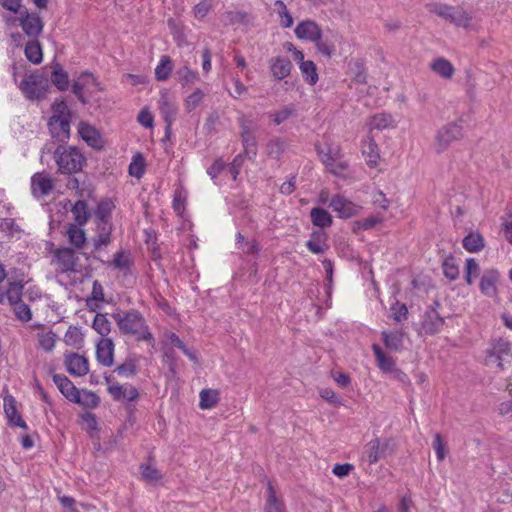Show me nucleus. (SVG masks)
I'll return each mask as SVG.
<instances>
[{
	"instance_id": "16",
	"label": "nucleus",
	"mask_w": 512,
	"mask_h": 512,
	"mask_svg": "<svg viewBox=\"0 0 512 512\" xmlns=\"http://www.w3.org/2000/svg\"><path fill=\"white\" fill-rule=\"evenodd\" d=\"M500 281V273L496 269H487L483 272L479 288L483 295L495 298L498 295V283Z\"/></svg>"
},
{
	"instance_id": "17",
	"label": "nucleus",
	"mask_w": 512,
	"mask_h": 512,
	"mask_svg": "<svg viewBox=\"0 0 512 512\" xmlns=\"http://www.w3.org/2000/svg\"><path fill=\"white\" fill-rule=\"evenodd\" d=\"M96 359L101 365L105 367H110L113 365L114 343L112 339L101 337L96 342Z\"/></svg>"
},
{
	"instance_id": "12",
	"label": "nucleus",
	"mask_w": 512,
	"mask_h": 512,
	"mask_svg": "<svg viewBox=\"0 0 512 512\" xmlns=\"http://www.w3.org/2000/svg\"><path fill=\"white\" fill-rule=\"evenodd\" d=\"M3 409L7 419V423L12 428H20L28 430V425L17 409V401L11 394L6 391L3 397Z\"/></svg>"
},
{
	"instance_id": "52",
	"label": "nucleus",
	"mask_w": 512,
	"mask_h": 512,
	"mask_svg": "<svg viewBox=\"0 0 512 512\" xmlns=\"http://www.w3.org/2000/svg\"><path fill=\"white\" fill-rule=\"evenodd\" d=\"M180 83L185 86L187 84H192L196 80H198V74L191 70L188 66H183L179 68L176 72Z\"/></svg>"
},
{
	"instance_id": "54",
	"label": "nucleus",
	"mask_w": 512,
	"mask_h": 512,
	"mask_svg": "<svg viewBox=\"0 0 512 512\" xmlns=\"http://www.w3.org/2000/svg\"><path fill=\"white\" fill-rule=\"evenodd\" d=\"M112 264L115 268L121 271H126L130 269L132 262L128 253L124 251H118L114 255Z\"/></svg>"
},
{
	"instance_id": "60",
	"label": "nucleus",
	"mask_w": 512,
	"mask_h": 512,
	"mask_svg": "<svg viewBox=\"0 0 512 512\" xmlns=\"http://www.w3.org/2000/svg\"><path fill=\"white\" fill-rule=\"evenodd\" d=\"M432 445L436 452L438 461H440V462L443 461L446 457L447 450H446V443L443 441L442 436L439 433H436L434 435Z\"/></svg>"
},
{
	"instance_id": "43",
	"label": "nucleus",
	"mask_w": 512,
	"mask_h": 512,
	"mask_svg": "<svg viewBox=\"0 0 512 512\" xmlns=\"http://www.w3.org/2000/svg\"><path fill=\"white\" fill-rule=\"evenodd\" d=\"M199 406L202 409H211L215 407L219 401V392L213 389H203L200 392Z\"/></svg>"
},
{
	"instance_id": "18",
	"label": "nucleus",
	"mask_w": 512,
	"mask_h": 512,
	"mask_svg": "<svg viewBox=\"0 0 512 512\" xmlns=\"http://www.w3.org/2000/svg\"><path fill=\"white\" fill-rule=\"evenodd\" d=\"M361 153H362V156L364 157V160L369 168H377L378 167L380 160H381V156H380L379 147L372 137L367 136L362 141Z\"/></svg>"
},
{
	"instance_id": "37",
	"label": "nucleus",
	"mask_w": 512,
	"mask_h": 512,
	"mask_svg": "<svg viewBox=\"0 0 512 512\" xmlns=\"http://www.w3.org/2000/svg\"><path fill=\"white\" fill-rule=\"evenodd\" d=\"M273 11L278 15L279 23L283 28L292 27L293 17L283 1L276 0L273 4Z\"/></svg>"
},
{
	"instance_id": "13",
	"label": "nucleus",
	"mask_w": 512,
	"mask_h": 512,
	"mask_svg": "<svg viewBox=\"0 0 512 512\" xmlns=\"http://www.w3.org/2000/svg\"><path fill=\"white\" fill-rule=\"evenodd\" d=\"M463 136L462 128L456 124H449L440 129L435 139V150L442 153L454 142Z\"/></svg>"
},
{
	"instance_id": "63",
	"label": "nucleus",
	"mask_w": 512,
	"mask_h": 512,
	"mask_svg": "<svg viewBox=\"0 0 512 512\" xmlns=\"http://www.w3.org/2000/svg\"><path fill=\"white\" fill-rule=\"evenodd\" d=\"M211 3L207 0H202L196 4L193 8L195 18L202 20L204 19L209 11L211 10Z\"/></svg>"
},
{
	"instance_id": "22",
	"label": "nucleus",
	"mask_w": 512,
	"mask_h": 512,
	"mask_svg": "<svg viewBox=\"0 0 512 512\" xmlns=\"http://www.w3.org/2000/svg\"><path fill=\"white\" fill-rule=\"evenodd\" d=\"M26 283L27 280H25L23 273L13 276L9 280L8 287L5 290L9 306L22 300V293Z\"/></svg>"
},
{
	"instance_id": "35",
	"label": "nucleus",
	"mask_w": 512,
	"mask_h": 512,
	"mask_svg": "<svg viewBox=\"0 0 512 512\" xmlns=\"http://www.w3.org/2000/svg\"><path fill=\"white\" fill-rule=\"evenodd\" d=\"M472 16L462 7H453V12H451V16L449 22L454 24L457 27L468 28L471 24Z\"/></svg>"
},
{
	"instance_id": "28",
	"label": "nucleus",
	"mask_w": 512,
	"mask_h": 512,
	"mask_svg": "<svg viewBox=\"0 0 512 512\" xmlns=\"http://www.w3.org/2000/svg\"><path fill=\"white\" fill-rule=\"evenodd\" d=\"M388 443L385 442L381 444L379 438H374L370 440L365 446V455L370 464H374L379 461V459L383 456L384 451L386 450Z\"/></svg>"
},
{
	"instance_id": "23",
	"label": "nucleus",
	"mask_w": 512,
	"mask_h": 512,
	"mask_svg": "<svg viewBox=\"0 0 512 512\" xmlns=\"http://www.w3.org/2000/svg\"><path fill=\"white\" fill-rule=\"evenodd\" d=\"M241 139L243 143L244 153L250 158L254 159L257 155V142L253 133L250 131L246 120H240Z\"/></svg>"
},
{
	"instance_id": "58",
	"label": "nucleus",
	"mask_w": 512,
	"mask_h": 512,
	"mask_svg": "<svg viewBox=\"0 0 512 512\" xmlns=\"http://www.w3.org/2000/svg\"><path fill=\"white\" fill-rule=\"evenodd\" d=\"M408 315V308L406 304L395 300L394 303L391 304L390 307V317L392 320H402L406 319Z\"/></svg>"
},
{
	"instance_id": "48",
	"label": "nucleus",
	"mask_w": 512,
	"mask_h": 512,
	"mask_svg": "<svg viewBox=\"0 0 512 512\" xmlns=\"http://www.w3.org/2000/svg\"><path fill=\"white\" fill-rule=\"evenodd\" d=\"M104 299L103 287L98 281H94L92 288V295L87 299L86 304L92 310L98 307V303Z\"/></svg>"
},
{
	"instance_id": "62",
	"label": "nucleus",
	"mask_w": 512,
	"mask_h": 512,
	"mask_svg": "<svg viewBox=\"0 0 512 512\" xmlns=\"http://www.w3.org/2000/svg\"><path fill=\"white\" fill-rule=\"evenodd\" d=\"M82 342V333L76 327L70 326L68 331H66V344H72L75 347H79Z\"/></svg>"
},
{
	"instance_id": "57",
	"label": "nucleus",
	"mask_w": 512,
	"mask_h": 512,
	"mask_svg": "<svg viewBox=\"0 0 512 512\" xmlns=\"http://www.w3.org/2000/svg\"><path fill=\"white\" fill-rule=\"evenodd\" d=\"M169 340L171 344L182 350V352L193 362H197L198 358L194 351L189 349L184 342L175 334L171 333L169 336Z\"/></svg>"
},
{
	"instance_id": "5",
	"label": "nucleus",
	"mask_w": 512,
	"mask_h": 512,
	"mask_svg": "<svg viewBox=\"0 0 512 512\" xmlns=\"http://www.w3.org/2000/svg\"><path fill=\"white\" fill-rule=\"evenodd\" d=\"M102 91L103 85L89 72L81 73L72 85V92L82 104L90 103L94 95Z\"/></svg>"
},
{
	"instance_id": "14",
	"label": "nucleus",
	"mask_w": 512,
	"mask_h": 512,
	"mask_svg": "<svg viewBox=\"0 0 512 512\" xmlns=\"http://www.w3.org/2000/svg\"><path fill=\"white\" fill-rule=\"evenodd\" d=\"M108 386V392L115 401H134L138 398V390L129 384L121 385L119 383H111L110 376H105Z\"/></svg>"
},
{
	"instance_id": "3",
	"label": "nucleus",
	"mask_w": 512,
	"mask_h": 512,
	"mask_svg": "<svg viewBox=\"0 0 512 512\" xmlns=\"http://www.w3.org/2000/svg\"><path fill=\"white\" fill-rule=\"evenodd\" d=\"M51 137L57 143L53 158L58 165V171L63 173L64 168V99H57L52 105V116L48 121Z\"/></svg>"
},
{
	"instance_id": "38",
	"label": "nucleus",
	"mask_w": 512,
	"mask_h": 512,
	"mask_svg": "<svg viewBox=\"0 0 512 512\" xmlns=\"http://www.w3.org/2000/svg\"><path fill=\"white\" fill-rule=\"evenodd\" d=\"M80 425L83 430H85L90 437H95L98 434V422L95 414L85 411L80 414Z\"/></svg>"
},
{
	"instance_id": "59",
	"label": "nucleus",
	"mask_w": 512,
	"mask_h": 512,
	"mask_svg": "<svg viewBox=\"0 0 512 512\" xmlns=\"http://www.w3.org/2000/svg\"><path fill=\"white\" fill-rule=\"evenodd\" d=\"M203 98H204V92L201 89L197 88L190 95H188L187 98L185 99V103H184L185 108L188 111L194 110L200 104V102L203 100Z\"/></svg>"
},
{
	"instance_id": "42",
	"label": "nucleus",
	"mask_w": 512,
	"mask_h": 512,
	"mask_svg": "<svg viewBox=\"0 0 512 512\" xmlns=\"http://www.w3.org/2000/svg\"><path fill=\"white\" fill-rule=\"evenodd\" d=\"M268 497L265 506V512H284V504L276 496V492L271 483L268 484Z\"/></svg>"
},
{
	"instance_id": "34",
	"label": "nucleus",
	"mask_w": 512,
	"mask_h": 512,
	"mask_svg": "<svg viewBox=\"0 0 512 512\" xmlns=\"http://www.w3.org/2000/svg\"><path fill=\"white\" fill-rule=\"evenodd\" d=\"M71 212L75 223L80 227H83L89 220L90 212L84 200H77L72 206Z\"/></svg>"
},
{
	"instance_id": "31",
	"label": "nucleus",
	"mask_w": 512,
	"mask_h": 512,
	"mask_svg": "<svg viewBox=\"0 0 512 512\" xmlns=\"http://www.w3.org/2000/svg\"><path fill=\"white\" fill-rule=\"evenodd\" d=\"M463 248L470 253H478L485 247V239L479 232H470L462 240Z\"/></svg>"
},
{
	"instance_id": "36",
	"label": "nucleus",
	"mask_w": 512,
	"mask_h": 512,
	"mask_svg": "<svg viewBox=\"0 0 512 512\" xmlns=\"http://www.w3.org/2000/svg\"><path fill=\"white\" fill-rule=\"evenodd\" d=\"M146 168V161L142 153L138 152L132 156L128 166L130 176L140 179L143 177Z\"/></svg>"
},
{
	"instance_id": "56",
	"label": "nucleus",
	"mask_w": 512,
	"mask_h": 512,
	"mask_svg": "<svg viewBox=\"0 0 512 512\" xmlns=\"http://www.w3.org/2000/svg\"><path fill=\"white\" fill-rule=\"evenodd\" d=\"M9 307L14 311L17 320H31V310L22 300L10 305Z\"/></svg>"
},
{
	"instance_id": "33",
	"label": "nucleus",
	"mask_w": 512,
	"mask_h": 512,
	"mask_svg": "<svg viewBox=\"0 0 512 512\" xmlns=\"http://www.w3.org/2000/svg\"><path fill=\"white\" fill-rule=\"evenodd\" d=\"M173 68L174 65L172 59L168 55H162L155 68L156 80L160 82L166 81L170 77Z\"/></svg>"
},
{
	"instance_id": "2",
	"label": "nucleus",
	"mask_w": 512,
	"mask_h": 512,
	"mask_svg": "<svg viewBox=\"0 0 512 512\" xmlns=\"http://www.w3.org/2000/svg\"><path fill=\"white\" fill-rule=\"evenodd\" d=\"M294 33L299 40L314 43L317 52L327 58H331L336 52L335 43L327 37L323 38V31L314 20L300 21L296 25Z\"/></svg>"
},
{
	"instance_id": "1",
	"label": "nucleus",
	"mask_w": 512,
	"mask_h": 512,
	"mask_svg": "<svg viewBox=\"0 0 512 512\" xmlns=\"http://www.w3.org/2000/svg\"><path fill=\"white\" fill-rule=\"evenodd\" d=\"M50 68L51 71H48L49 67L46 66L43 69L25 73L19 83V89L27 99L40 100L46 96L49 89V75L51 76V82L59 90H64L63 67L57 63Z\"/></svg>"
},
{
	"instance_id": "24",
	"label": "nucleus",
	"mask_w": 512,
	"mask_h": 512,
	"mask_svg": "<svg viewBox=\"0 0 512 512\" xmlns=\"http://www.w3.org/2000/svg\"><path fill=\"white\" fill-rule=\"evenodd\" d=\"M143 322H118L120 329L126 333L135 335L138 340L153 341V336Z\"/></svg>"
},
{
	"instance_id": "10",
	"label": "nucleus",
	"mask_w": 512,
	"mask_h": 512,
	"mask_svg": "<svg viewBox=\"0 0 512 512\" xmlns=\"http://www.w3.org/2000/svg\"><path fill=\"white\" fill-rule=\"evenodd\" d=\"M77 133L89 147L95 150L104 149L106 141L94 125L86 121H80L77 125Z\"/></svg>"
},
{
	"instance_id": "26",
	"label": "nucleus",
	"mask_w": 512,
	"mask_h": 512,
	"mask_svg": "<svg viewBox=\"0 0 512 512\" xmlns=\"http://www.w3.org/2000/svg\"><path fill=\"white\" fill-rule=\"evenodd\" d=\"M270 70L276 80H282L290 75L292 63L287 57H275L270 60Z\"/></svg>"
},
{
	"instance_id": "11",
	"label": "nucleus",
	"mask_w": 512,
	"mask_h": 512,
	"mask_svg": "<svg viewBox=\"0 0 512 512\" xmlns=\"http://www.w3.org/2000/svg\"><path fill=\"white\" fill-rule=\"evenodd\" d=\"M329 207L336 213L337 217L342 219L354 217L359 214L362 209L360 205L341 194H336L331 197Z\"/></svg>"
},
{
	"instance_id": "6",
	"label": "nucleus",
	"mask_w": 512,
	"mask_h": 512,
	"mask_svg": "<svg viewBox=\"0 0 512 512\" xmlns=\"http://www.w3.org/2000/svg\"><path fill=\"white\" fill-rule=\"evenodd\" d=\"M511 343L503 338L493 341L491 350L487 354V363H496L500 370H505L511 365Z\"/></svg>"
},
{
	"instance_id": "55",
	"label": "nucleus",
	"mask_w": 512,
	"mask_h": 512,
	"mask_svg": "<svg viewBox=\"0 0 512 512\" xmlns=\"http://www.w3.org/2000/svg\"><path fill=\"white\" fill-rule=\"evenodd\" d=\"M114 371L120 376H134L137 373V365L134 359L128 358L124 363L118 365Z\"/></svg>"
},
{
	"instance_id": "9",
	"label": "nucleus",
	"mask_w": 512,
	"mask_h": 512,
	"mask_svg": "<svg viewBox=\"0 0 512 512\" xmlns=\"http://www.w3.org/2000/svg\"><path fill=\"white\" fill-rule=\"evenodd\" d=\"M20 16L6 17L5 21L9 26H17V22L22 27L23 31L30 37L39 35L43 28L41 18L35 13L19 12Z\"/></svg>"
},
{
	"instance_id": "39",
	"label": "nucleus",
	"mask_w": 512,
	"mask_h": 512,
	"mask_svg": "<svg viewBox=\"0 0 512 512\" xmlns=\"http://www.w3.org/2000/svg\"><path fill=\"white\" fill-rule=\"evenodd\" d=\"M26 58L33 64L41 63L43 59L42 47L37 40L29 41L24 50Z\"/></svg>"
},
{
	"instance_id": "19",
	"label": "nucleus",
	"mask_w": 512,
	"mask_h": 512,
	"mask_svg": "<svg viewBox=\"0 0 512 512\" xmlns=\"http://www.w3.org/2000/svg\"><path fill=\"white\" fill-rule=\"evenodd\" d=\"M372 350L377 361V366L382 372L405 376L404 372L396 368L394 359L391 356H388L378 344L373 343Z\"/></svg>"
},
{
	"instance_id": "20",
	"label": "nucleus",
	"mask_w": 512,
	"mask_h": 512,
	"mask_svg": "<svg viewBox=\"0 0 512 512\" xmlns=\"http://www.w3.org/2000/svg\"><path fill=\"white\" fill-rule=\"evenodd\" d=\"M307 249L313 254H324L330 246L328 243V234L324 230H314L311 232L306 242Z\"/></svg>"
},
{
	"instance_id": "21",
	"label": "nucleus",
	"mask_w": 512,
	"mask_h": 512,
	"mask_svg": "<svg viewBox=\"0 0 512 512\" xmlns=\"http://www.w3.org/2000/svg\"><path fill=\"white\" fill-rule=\"evenodd\" d=\"M66 371L73 376H84L89 371L88 359L77 353L66 355Z\"/></svg>"
},
{
	"instance_id": "45",
	"label": "nucleus",
	"mask_w": 512,
	"mask_h": 512,
	"mask_svg": "<svg viewBox=\"0 0 512 512\" xmlns=\"http://www.w3.org/2000/svg\"><path fill=\"white\" fill-rule=\"evenodd\" d=\"M60 203L54 204L49 207L50 212V228L51 230L59 231L62 233V222L64 221V214L61 212Z\"/></svg>"
},
{
	"instance_id": "27",
	"label": "nucleus",
	"mask_w": 512,
	"mask_h": 512,
	"mask_svg": "<svg viewBox=\"0 0 512 512\" xmlns=\"http://www.w3.org/2000/svg\"><path fill=\"white\" fill-rule=\"evenodd\" d=\"M367 126L369 131L373 130H385L395 127V121L390 113L381 112L372 115L368 121Z\"/></svg>"
},
{
	"instance_id": "50",
	"label": "nucleus",
	"mask_w": 512,
	"mask_h": 512,
	"mask_svg": "<svg viewBox=\"0 0 512 512\" xmlns=\"http://www.w3.org/2000/svg\"><path fill=\"white\" fill-rule=\"evenodd\" d=\"M114 207L115 205L111 199L106 198L101 200L97 206V217L102 222H107V219L109 218Z\"/></svg>"
},
{
	"instance_id": "7",
	"label": "nucleus",
	"mask_w": 512,
	"mask_h": 512,
	"mask_svg": "<svg viewBox=\"0 0 512 512\" xmlns=\"http://www.w3.org/2000/svg\"><path fill=\"white\" fill-rule=\"evenodd\" d=\"M70 385L69 389H66V399L74 402L85 409L96 408L100 403L99 396L86 389H78L74 384L66 377V387Z\"/></svg>"
},
{
	"instance_id": "51",
	"label": "nucleus",
	"mask_w": 512,
	"mask_h": 512,
	"mask_svg": "<svg viewBox=\"0 0 512 512\" xmlns=\"http://www.w3.org/2000/svg\"><path fill=\"white\" fill-rule=\"evenodd\" d=\"M453 7L443 3H432L429 5V11L449 22Z\"/></svg>"
},
{
	"instance_id": "64",
	"label": "nucleus",
	"mask_w": 512,
	"mask_h": 512,
	"mask_svg": "<svg viewBox=\"0 0 512 512\" xmlns=\"http://www.w3.org/2000/svg\"><path fill=\"white\" fill-rule=\"evenodd\" d=\"M56 336L54 333L49 332L39 336V345L45 351H51L55 346Z\"/></svg>"
},
{
	"instance_id": "15",
	"label": "nucleus",
	"mask_w": 512,
	"mask_h": 512,
	"mask_svg": "<svg viewBox=\"0 0 512 512\" xmlns=\"http://www.w3.org/2000/svg\"><path fill=\"white\" fill-rule=\"evenodd\" d=\"M54 185L53 178L46 173L38 172L31 177V193L37 199L48 196Z\"/></svg>"
},
{
	"instance_id": "4",
	"label": "nucleus",
	"mask_w": 512,
	"mask_h": 512,
	"mask_svg": "<svg viewBox=\"0 0 512 512\" xmlns=\"http://www.w3.org/2000/svg\"><path fill=\"white\" fill-rule=\"evenodd\" d=\"M317 155L326 170L337 177H344L349 164L343 159L342 149L338 144L326 141L323 145L316 144Z\"/></svg>"
},
{
	"instance_id": "49",
	"label": "nucleus",
	"mask_w": 512,
	"mask_h": 512,
	"mask_svg": "<svg viewBox=\"0 0 512 512\" xmlns=\"http://www.w3.org/2000/svg\"><path fill=\"white\" fill-rule=\"evenodd\" d=\"M141 475L147 482H157L162 478L161 472L150 464L140 465Z\"/></svg>"
},
{
	"instance_id": "53",
	"label": "nucleus",
	"mask_w": 512,
	"mask_h": 512,
	"mask_svg": "<svg viewBox=\"0 0 512 512\" xmlns=\"http://www.w3.org/2000/svg\"><path fill=\"white\" fill-rule=\"evenodd\" d=\"M266 150L269 156L278 158L285 150V143L280 138L271 139L266 145Z\"/></svg>"
},
{
	"instance_id": "30",
	"label": "nucleus",
	"mask_w": 512,
	"mask_h": 512,
	"mask_svg": "<svg viewBox=\"0 0 512 512\" xmlns=\"http://www.w3.org/2000/svg\"><path fill=\"white\" fill-rule=\"evenodd\" d=\"M384 345L387 349L400 351L403 348L405 333L400 330L383 331L381 333Z\"/></svg>"
},
{
	"instance_id": "61",
	"label": "nucleus",
	"mask_w": 512,
	"mask_h": 512,
	"mask_svg": "<svg viewBox=\"0 0 512 512\" xmlns=\"http://www.w3.org/2000/svg\"><path fill=\"white\" fill-rule=\"evenodd\" d=\"M137 121L140 125L145 128H152L154 125V116L148 107H144L140 110Z\"/></svg>"
},
{
	"instance_id": "32",
	"label": "nucleus",
	"mask_w": 512,
	"mask_h": 512,
	"mask_svg": "<svg viewBox=\"0 0 512 512\" xmlns=\"http://www.w3.org/2000/svg\"><path fill=\"white\" fill-rule=\"evenodd\" d=\"M310 219L314 226L321 228H328L333 223V218L331 214L321 207H314L310 211Z\"/></svg>"
},
{
	"instance_id": "44",
	"label": "nucleus",
	"mask_w": 512,
	"mask_h": 512,
	"mask_svg": "<svg viewBox=\"0 0 512 512\" xmlns=\"http://www.w3.org/2000/svg\"><path fill=\"white\" fill-rule=\"evenodd\" d=\"M442 269L444 276L451 281H454L459 277V266L456 263L455 258L452 256L444 259L442 263Z\"/></svg>"
},
{
	"instance_id": "46",
	"label": "nucleus",
	"mask_w": 512,
	"mask_h": 512,
	"mask_svg": "<svg viewBox=\"0 0 512 512\" xmlns=\"http://www.w3.org/2000/svg\"><path fill=\"white\" fill-rule=\"evenodd\" d=\"M480 274V266L476 259L467 258L465 262V281L467 285H472L474 278Z\"/></svg>"
},
{
	"instance_id": "8",
	"label": "nucleus",
	"mask_w": 512,
	"mask_h": 512,
	"mask_svg": "<svg viewBox=\"0 0 512 512\" xmlns=\"http://www.w3.org/2000/svg\"><path fill=\"white\" fill-rule=\"evenodd\" d=\"M158 108L165 122V138L169 139L172 132V125L176 119L178 108L168 91L163 90L160 92Z\"/></svg>"
},
{
	"instance_id": "25",
	"label": "nucleus",
	"mask_w": 512,
	"mask_h": 512,
	"mask_svg": "<svg viewBox=\"0 0 512 512\" xmlns=\"http://www.w3.org/2000/svg\"><path fill=\"white\" fill-rule=\"evenodd\" d=\"M86 163L83 153L76 147L66 150V173H77Z\"/></svg>"
},
{
	"instance_id": "41",
	"label": "nucleus",
	"mask_w": 512,
	"mask_h": 512,
	"mask_svg": "<svg viewBox=\"0 0 512 512\" xmlns=\"http://www.w3.org/2000/svg\"><path fill=\"white\" fill-rule=\"evenodd\" d=\"M299 69L305 82L312 86L317 83L319 77L317 73V67L313 61L307 60L305 63H301Z\"/></svg>"
},
{
	"instance_id": "40",
	"label": "nucleus",
	"mask_w": 512,
	"mask_h": 512,
	"mask_svg": "<svg viewBox=\"0 0 512 512\" xmlns=\"http://www.w3.org/2000/svg\"><path fill=\"white\" fill-rule=\"evenodd\" d=\"M66 234L68 235L69 241L76 248H82L86 242V234L82 227L77 224H71L68 229H66Z\"/></svg>"
},
{
	"instance_id": "47",
	"label": "nucleus",
	"mask_w": 512,
	"mask_h": 512,
	"mask_svg": "<svg viewBox=\"0 0 512 512\" xmlns=\"http://www.w3.org/2000/svg\"><path fill=\"white\" fill-rule=\"evenodd\" d=\"M441 324L443 322H413V328L420 336L433 335L439 331Z\"/></svg>"
},
{
	"instance_id": "29",
	"label": "nucleus",
	"mask_w": 512,
	"mask_h": 512,
	"mask_svg": "<svg viewBox=\"0 0 512 512\" xmlns=\"http://www.w3.org/2000/svg\"><path fill=\"white\" fill-rule=\"evenodd\" d=\"M431 70L443 79H451L455 73L453 64L444 57H437L430 63Z\"/></svg>"
}]
</instances>
